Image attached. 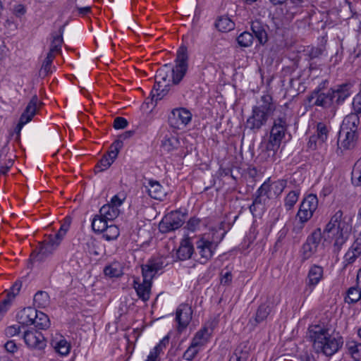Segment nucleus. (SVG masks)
Returning a JSON list of instances; mask_svg holds the SVG:
<instances>
[{
    "label": "nucleus",
    "instance_id": "nucleus-1",
    "mask_svg": "<svg viewBox=\"0 0 361 361\" xmlns=\"http://www.w3.org/2000/svg\"><path fill=\"white\" fill-rule=\"evenodd\" d=\"M188 50L185 46H181L177 51L176 66L171 68L170 65L165 64L159 68L155 75V84L152 90V99H161L169 92L170 76L173 85H178L185 76L188 70Z\"/></svg>",
    "mask_w": 361,
    "mask_h": 361
},
{
    "label": "nucleus",
    "instance_id": "nucleus-2",
    "mask_svg": "<svg viewBox=\"0 0 361 361\" xmlns=\"http://www.w3.org/2000/svg\"><path fill=\"white\" fill-rule=\"evenodd\" d=\"M309 333L315 352L328 357L334 355L343 343L342 337L333 336L327 329L319 325L310 326Z\"/></svg>",
    "mask_w": 361,
    "mask_h": 361
},
{
    "label": "nucleus",
    "instance_id": "nucleus-3",
    "mask_svg": "<svg viewBox=\"0 0 361 361\" xmlns=\"http://www.w3.org/2000/svg\"><path fill=\"white\" fill-rule=\"evenodd\" d=\"M275 110L276 105L272 97L269 94L262 95L257 104L252 107V114L246 121V127L254 133L258 132L267 124Z\"/></svg>",
    "mask_w": 361,
    "mask_h": 361
},
{
    "label": "nucleus",
    "instance_id": "nucleus-4",
    "mask_svg": "<svg viewBox=\"0 0 361 361\" xmlns=\"http://www.w3.org/2000/svg\"><path fill=\"white\" fill-rule=\"evenodd\" d=\"M348 225L341 209L336 211L326 225L322 233L324 241H334V246L339 250L348 238Z\"/></svg>",
    "mask_w": 361,
    "mask_h": 361
},
{
    "label": "nucleus",
    "instance_id": "nucleus-5",
    "mask_svg": "<svg viewBox=\"0 0 361 361\" xmlns=\"http://www.w3.org/2000/svg\"><path fill=\"white\" fill-rule=\"evenodd\" d=\"M164 267L161 258L149 259L146 264L142 266V283L138 279L133 281V288L140 299L146 302L151 294L152 280L156 274Z\"/></svg>",
    "mask_w": 361,
    "mask_h": 361
},
{
    "label": "nucleus",
    "instance_id": "nucleus-6",
    "mask_svg": "<svg viewBox=\"0 0 361 361\" xmlns=\"http://www.w3.org/2000/svg\"><path fill=\"white\" fill-rule=\"evenodd\" d=\"M42 105V103L39 101L37 96L34 95L20 115L18 123L15 128L14 131L17 135L18 140L20 139V131L23 127L32 120Z\"/></svg>",
    "mask_w": 361,
    "mask_h": 361
},
{
    "label": "nucleus",
    "instance_id": "nucleus-7",
    "mask_svg": "<svg viewBox=\"0 0 361 361\" xmlns=\"http://www.w3.org/2000/svg\"><path fill=\"white\" fill-rule=\"evenodd\" d=\"M186 213L180 210L172 211L166 214L159 224L161 233L175 231L183 226L185 221Z\"/></svg>",
    "mask_w": 361,
    "mask_h": 361
},
{
    "label": "nucleus",
    "instance_id": "nucleus-8",
    "mask_svg": "<svg viewBox=\"0 0 361 361\" xmlns=\"http://www.w3.org/2000/svg\"><path fill=\"white\" fill-rule=\"evenodd\" d=\"M318 207V199L315 195L310 194L303 199L300 204L297 216L301 222H307L313 216Z\"/></svg>",
    "mask_w": 361,
    "mask_h": 361
},
{
    "label": "nucleus",
    "instance_id": "nucleus-9",
    "mask_svg": "<svg viewBox=\"0 0 361 361\" xmlns=\"http://www.w3.org/2000/svg\"><path fill=\"white\" fill-rule=\"evenodd\" d=\"M191 120L192 114L185 108L173 109L168 118L169 126L178 130L184 128Z\"/></svg>",
    "mask_w": 361,
    "mask_h": 361
},
{
    "label": "nucleus",
    "instance_id": "nucleus-10",
    "mask_svg": "<svg viewBox=\"0 0 361 361\" xmlns=\"http://www.w3.org/2000/svg\"><path fill=\"white\" fill-rule=\"evenodd\" d=\"M322 238L321 228L314 230L307 238L302 247V257L303 260L310 259L317 250Z\"/></svg>",
    "mask_w": 361,
    "mask_h": 361
},
{
    "label": "nucleus",
    "instance_id": "nucleus-11",
    "mask_svg": "<svg viewBox=\"0 0 361 361\" xmlns=\"http://www.w3.org/2000/svg\"><path fill=\"white\" fill-rule=\"evenodd\" d=\"M307 101L310 106H318L329 108L334 105L330 90L324 93L322 92L320 89H316L310 95L307 96Z\"/></svg>",
    "mask_w": 361,
    "mask_h": 361
},
{
    "label": "nucleus",
    "instance_id": "nucleus-12",
    "mask_svg": "<svg viewBox=\"0 0 361 361\" xmlns=\"http://www.w3.org/2000/svg\"><path fill=\"white\" fill-rule=\"evenodd\" d=\"M192 310L188 304L183 303L178 306L176 312V321L178 322V331L182 332L192 319Z\"/></svg>",
    "mask_w": 361,
    "mask_h": 361
},
{
    "label": "nucleus",
    "instance_id": "nucleus-13",
    "mask_svg": "<svg viewBox=\"0 0 361 361\" xmlns=\"http://www.w3.org/2000/svg\"><path fill=\"white\" fill-rule=\"evenodd\" d=\"M196 247L197 250L196 255L198 256L196 260L202 264H206L213 255L215 248L214 243L209 240L200 239L197 240Z\"/></svg>",
    "mask_w": 361,
    "mask_h": 361
},
{
    "label": "nucleus",
    "instance_id": "nucleus-14",
    "mask_svg": "<svg viewBox=\"0 0 361 361\" xmlns=\"http://www.w3.org/2000/svg\"><path fill=\"white\" fill-rule=\"evenodd\" d=\"M23 338L26 345L33 349L42 350L47 345L44 335L36 330L25 331Z\"/></svg>",
    "mask_w": 361,
    "mask_h": 361
},
{
    "label": "nucleus",
    "instance_id": "nucleus-15",
    "mask_svg": "<svg viewBox=\"0 0 361 361\" xmlns=\"http://www.w3.org/2000/svg\"><path fill=\"white\" fill-rule=\"evenodd\" d=\"M287 127L288 124L285 116L274 118L269 138L281 143L287 130Z\"/></svg>",
    "mask_w": 361,
    "mask_h": 361
},
{
    "label": "nucleus",
    "instance_id": "nucleus-16",
    "mask_svg": "<svg viewBox=\"0 0 361 361\" xmlns=\"http://www.w3.org/2000/svg\"><path fill=\"white\" fill-rule=\"evenodd\" d=\"M350 87V84L344 83L336 86L335 89H330L333 101H334V105L338 106L341 104L350 97L351 94Z\"/></svg>",
    "mask_w": 361,
    "mask_h": 361
},
{
    "label": "nucleus",
    "instance_id": "nucleus-17",
    "mask_svg": "<svg viewBox=\"0 0 361 361\" xmlns=\"http://www.w3.org/2000/svg\"><path fill=\"white\" fill-rule=\"evenodd\" d=\"M56 250L49 244L42 242L38 248L34 250L30 255L32 261L43 262L47 257L51 255Z\"/></svg>",
    "mask_w": 361,
    "mask_h": 361
},
{
    "label": "nucleus",
    "instance_id": "nucleus-18",
    "mask_svg": "<svg viewBox=\"0 0 361 361\" xmlns=\"http://www.w3.org/2000/svg\"><path fill=\"white\" fill-rule=\"evenodd\" d=\"M281 143L269 138L262 141L259 146L260 155L265 159L273 157L280 147Z\"/></svg>",
    "mask_w": 361,
    "mask_h": 361
},
{
    "label": "nucleus",
    "instance_id": "nucleus-19",
    "mask_svg": "<svg viewBox=\"0 0 361 361\" xmlns=\"http://www.w3.org/2000/svg\"><path fill=\"white\" fill-rule=\"evenodd\" d=\"M357 139V133L349 130L342 132V130H340L338 144L341 147L349 149L355 146Z\"/></svg>",
    "mask_w": 361,
    "mask_h": 361
},
{
    "label": "nucleus",
    "instance_id": "nucleus-20",
    "mask_svg": "<svg viewBox=\"0 0 361 361\" xmlns=\"http://www.w3.org/2000/svg\"><path fill=\"white\" fill-rule=\"evenodd\" d=\"M37 316V310L33 307H27L18 313L17 319L19 324L23 326H29L35 323V318Z\"/></svg>",
    "mask_w": 361,
    "mask_h": 361
},
{
    "label": "nucleus",
    "instance_id": "nucleus-21",
    "mask_svg": "<svg viewBox=\"0 0 361 361\" xmlns=\"http://www.w3.org/2000/svg\"><path fill=\"white\" fill-rule=\"evenodd\" d=\"M323 277V268L318 265H313L310 267L306 283L311 288H314Z\"/></svg>",
    "mask_w": 361,
    "mask_h": 361
},
{
    "label": "nucleus",
    "instance_id": "nucleus-22",
    "mask_svg": "<svg viewBox=\"0 0 361 361\" xmlns=\"http://www.w3.org/2000/svg\"><path fill=\"white\" fill-rule=\"evenodd\" d=\"M193 251L194 249L190 240L189 238L184 239L181 241L178 249L176 250V257L181 261L190 259Z\"/></svg>",
    "mask_w": 361,
    "mask_h": 361
},
{
    "label": "nucleus",
    "instance_id": "nucleus-23",
    "mask_svg": "<svg viewBox=\"0 0 361 361\" xmlns=\"http://www.w3.org/2000/svg\"><path fill=\"white\" fill-rule=\"evenodd\" d=\"M359 124L360 117L358 114L356 113H351L344 118L341 130H342V132L349 130L357 133Z\"/></svg>",
    "mask_w": 361,
    "mask_h": 361
},
{
    "label": "nucleus",
    "instance_id": "nucleus-24",
    "mask_svg": "<svg viewBox=\"0 0 361 361\" xmlns=\"http://www.w3.org/2000/svg\"><path fill=\"white\" fill-rule=\"evenodd\" d=\"M149 187L147 188L148 195L153 199L162 200L165 196V192L162 186L157 180H149Z\"/></svg>",
    "mask_w": 361,
    "mask_h": 361
},
{
    "label": "nucleus",
    "instance_id": "nucleus-25",
    "mask_svg": "<svg viewBox=\"0 0 361 361\" xmlns=\"http://www.w3.org/2000/svg\"><path fill=\"white\" fill-rule=\"evenodd\" d=\"M215 27L219 31L226 32L234 29L235 23L227 16H220L215 23Z\"/></svg>",
    "mask_w": 361,
    "mask_h": 361
},
{
    "label": "nucleus",
    "instance_id": "nucleus-26",
    "mask_svg": "<svg viewBox=\"0 0 361 361\" xmlns=\"http://www.w3.org/2000/svg\"><path fill=\"white\" fill-rule=\"evenodd\" d=\"M251 30L260 44L263 45L267 42L268 37L267 32L259 22L257 21L252 23Z\"/></svg>",
    "mask_w": 361,
    "mask_h": 361
},
{
    "label": "nucleus",
    "instance_id": "nucleus-27",
    "mask_svg": "<svg viewBox=\"0 0 361 361\" xmlns=\"http://www.w3.org/2000/svg\"><path fill=\"white\" fill-rule=\"evenodd\" d=\"M99 214L108 221L111 222L112 220L118 216V209L110 204H107L99 209Z\"/></svg>",
    "mask_w": 361,
    "mask_h": 361
},
{
    "label": "nucleus",
    "instance_id": "nucleus-28",
    "mask_svg": "<svg viewBox=\"0 0 361 361\" xmlns=\"http://www.w3.org/2000/svg\"><path fill=\"white\" fill-rule=\"evenodd\" d=\"M361 254V238H357L353 243L350 250L346 253L348 262H353Z\"/></svg>",
    "mask_w": 361,
    "mask_h": 361
},
{
    "label": "nucleus",
    "instance_id": "nucleus-29",
    "mask_svg": "<svg viewBox=\"0 0 361 361\" xmlns=\"http://www.w3.org/2000/svg\"><path fill=\"white\" fill-rule=\"evenodd\" d=\"M271 307L270 302L267 301L262 304L257 309L255 315V322L260 323L267 319L269 313L271 312Z\"/></svg>",
    "mask_w": 361,
    "mask_h": 361
},
{
    "label": "nucleus",
    "instance_id": "nucleus-30",
    "mask_svg": "<svg viewBox=\"0 0 361 361\" xmlns=\"http://www.w3.org/2000/svg\"><path fill=\"white\" fill-rule=\"evenodd\" d=\"M287 181L286 180H278L276 181L269 183V188L271 192V199L282 193L286 187Z\"/></svg>",
    "mask_w": 361,
    "mask_h": 361
},
{
    "label": "nucleus",
    "instance_id": "nucleus-31",
    "mask_svg": "<svg viewBox=\"0 0 361 361\" xmlns=\"http://www.w3.org/2000/svg\"><path fill=\"white\" fill-rule=\"evenodd\" d=\"M212 332V329H210V331H209V329L207 327L204 326L196 333L192 342H193V343H195V344H197L199 345H203L207 341Z\"/></svg>",
    "mask_w": 361,
    "mask_h": 361
},
{
    "label": "nucleus",
    "instance_id": "nucleus-32",
    "mask_svg": "<svg viewBox=\"0 0 361 361\" xmlns=\"http://www.w3.org/2000/svg\"><path fill=\"white\" fill-rule=\"evenodd\" d=\"M33 301L37 307L44 308L49 303V295L45 291L39 290L35 295Z\"/></svg>",
    "mask_w": 361,
    "mask_h": 361
},
{
    "label": "nucleus",
    "instance_id": "nucleus-33",
    "mask_svg": "<svg viewBox=\"0 0 361 361\" xmlns=\"http://www.w3.org/2000/svg\"><path fill=\"white\" fill-rule=\"evenodd\" d=\"M109 224V221L100 214L96 215L92 222V230L96 233H103Z\"/></svg>",
    "mask_w": 361,
    "mask_h": 361
},
{
    "label": "nucleus",
    "instance_id": "nucleus-34",
    "mask_svg": "<svg viewBox=\"0 0 361 361\" xmlns=\"http://www.w3.org/2000/svg\"><path fill=\"white\" fill-rule=\"evenodd\" d=\"M64 30V25L61 26L59 32V35H52V41L51 43V48L49 51L54 52V51H59L61 50V47L62 45V43L63 42V33Z\"/></svg>",
    "mask_w": 361,
    "mask_h": 361
},
{
    "label": "nucleus",
    "instance_id": "nucleus-35",
    "mask_svg": "<svg viewBox=\"0 0 361 361\" xmlns=\"http://www.w3.org/2000/svg\"><path fill=\"white\" fill-rule=\"evenodd\" d=\"M39 329H47L50 326V321L47 314L44 312L37 311V316L35 318V323Z\"/></svg>",
    "mask_w": 361,
    "mask_h": 361
},
{
    "label": "nucleus",
    "instance_id": "nucleus-36",
    "mask_svg": "<svg viewBox=\"0 0 361 361\" xmlns=\"http://www.w3.org/2000/svg\"><path fill=\"white\" fill-rule=\"evenodd\" d=\"M346 347L352 357L357 361L361 357V343L354 341H348Z\"/></svg>",
    "mask_w": 361,
    "mask_h": 361
},
{
    "label": "nucleus",
    "instance_id": "nucleus-37",
    "mask_svg": "<svg viewBox=\"0 0 361 361\" xmlns=\"http://www.w3.org/2000/svg\"><path fill=\"white\" fill-rule=\"evenodd\" d=\"M51 345L55 350L61 355H66L70 352L71 345L65 339L52 342Z\"/></svg>",
    "mask_w": 361,
    "mask_h": 361
},
{
    "label": "nucleus",
    "instance_id": "nucleus-38",
    "mask_svg": "<svg viewBox=\"0 0 361 361\" xmlns=\"http://www.w3.org/2000/svg\"><path fill=\"white\" fill-rule=\"evenodd\" d=\"M104 273L106 276H108L111 278L119 277L123 274L120 264L116 262L105 267Z\"/></svg>",
    "mask_w": 361,
    "mask_h": 361
},
{
    "label": "nucleus",
    "instance_id": "nucleus-39",
    "mask_svg": "<svg viewBox=\"0 0 361 361\" xmlns=\"http://www.w3.org/2000/svg\"><path fill=\"white\" fill-rule=\"evenodd\" d=\"M236 40L240 47H249L252 44L254 37L249 32H243L237 37Z\"/></svg>",
    "mask_w": 361,
    "mask_h": 361
},
{
    "label": "nucleus",
    "instance_id": "nucleus-40",
    "mask_svg": "<svg viewBox=\"0 0 361 361\" xmlns=\"http://www.w3.org/2000/svg\"><path fill=\"white\" fill-rule=\"evenodd\" d=\"M119 228L114 224H109L103 232V237L107 240H115L119 235Z\"/></svg>",
    "mask_w": 361,
    "mask_h": 361
},
{
    "label": "nucleus",
    "instance_id": "nucleus-41",
    "mask_svg": "<svg viewBox=\"0 0 361 361\" xmlns=\"http://www.w3.org/2000/svg\"><path fill=\"white\" fill-rule=\"evenodd\" d=\"M54 59V55L53 52L49 51V53L47 55V57L45 58V59L42 63V68L39 71L40 75L45 77L50 73L51 64Z\"/></svg>",
    "mask_w": 361,
    "mask_h": 361
},
{
    "label": "nucleus",
    "instance_id": "nucleus-42",
    "mask_svg": "<svg viewBox=\"0 0 361 361\" xmlns=\"http://www.w3.org/2000/svg\"><path fill=\"white\" fill-rule=\"evenodd\" d=\"M361 298V290L356 288H350L347 292L345 301L349 304L355 303Z\"/></svg>",
    "mask_w": 361,
    "mask_h": 361
},
{
    "label": "nucleus",
    "instance_id": "nucleus-43",
    "mask_svg": "<svg viewBox=\"0 0 361 361\" xmlns=\"http://www.w3.org/2000/svg\"><path fill=\"white\" fill-rule=\"evenodd\" d=\"M123 141L120 139H118L115 140L110 146V149L107 152L108 156L112 159V161H114L118 154L120 151V149L123 147Z\"/></svg>",
    "mask_w": 361,
    "mask_h": 361
},
{
    "label": "nucleus",
    "instance_id": "nucleus-44",
    "mask_svg": "<svg viewBox=\"0 0 361 361\" xmlns=\"http://www.w3.org/2000/svg\"><path fill=\"white\" fill-rule=\"evenodd\" d=\"M299 192L294 190L290 191L286 197L284 205L287 210L293 209L295 203L298 202Z\"/></svg>",
    "mask_w": 361,
    "mask_h": 361
},
{
    "label": "nucleus",
    "instance_id": "nucleus-45",
    "mask_svg": "<svg viewBox=\"0 0 361 361\" xmlns=\"http://www.w3.org/2000/svg\"><path fill=\"white\" fill-rule=\"evenodd\" d=\"M352 182L355 185H361V161H357L352 171Z\"/></svg>",
    "mask_w": 361,
    "mask_h": 361
},
{
    "label": "nucleus",
    "instance_id": "nucleus-46",
    "mask_svg": "<svg viewBox=\"0 0 361 361\" xmlns=\"http://www.w3.org/2000/svg\"><path fill=\"white\" fill-rule=\"evenodd\" d=\"M114 161L107 154H104L95 166V172H102L107 169Z\"/></svg>",
    "mask_w": 361,
    "mask_h": 361
},
{
    "label": "nucleus",
    "instance_id": "nucleus-47",
    "mask_svg": "<svg viewBox=\"0 0 361 361\" xmlns=\"http://www.w3.org/2000/svg\"><path fill=\"white\" fill-rule=\"evenodd\" d=\"M198 346L200 345L197 344H195V343L192 342L189 348L184 353L183 358L188 361H191L192 360H193L199 352L197 349Z\"/></svg>",
    "mask_w": 361,
    "mask_h": 361
},
{
    "label": "nucleus",
    "instance_id": "nucleus-48",
    "mask_svg": "<svg viewBox=\"0 0 361 361\" xmlns=\"http://www.w3.org/2000/svg\"><path fill=\"white\" fill-rule=\"evenodd\" d=\"M21 287L22 282L20 281H16L11 288L6 299H9L11 301V299L14 298L17 295H18Z\"/></svg>",
    "mask_w": 361,
    "mask_h": 361
},
{
    "label": "nucleus",
    "instance_id": "nucleus-49",
    "mask_svg": "<svg viewBox=\"0 0 361 361\" xmlns=\"http://www.w3.org/2000/svg\"><path fill=\"white\" fill-rule=\"evenodd\" d=\"M178 142L176 137L167 138L163 141L162 146L165 150L171 152L176 147Z\"/></svg>",
    "mask_w": 361,
    "mask_h": 361
},
{
    "label": "nucleus",
    "instance_id": "nucleus-50",
    "mask_svg": "<svg viewBox=\"0 0 361 361\" xmlns=\"http://www.w3.org/2000/svg\"><path fill=\"white\" fill-rule=\"evenodd\" d=\"M269 178L267 181H265L257 190L256 193L259 194V196H266L267 199H271V192L269 188Z\"/></svg>",
    "mask_w": 361,
    "mask_h": 361
},
{
    "label": "nucleus",
    "instance_id": "nucleus-51",
    "mask_svg": "<svg viewBox=\"0 0 361 361\" xmlns=\"http://www.w3.org/2000/svg\"><path fill=\"white\" fill-rule=\"evenodd\" d=\"M328 130L326 126L322 123L317 125V137L322 142H324L327 138Z\"/></svg>",
    "mask_w": 361,
    "mask_h": 361
},
{
    "label": "nucleus",
    "instance_id": "nucleus-52",
    "mask_svg": "<svg viewBox=\"0 0 361 361\" xmlns=\"http://www.w3.org/2000/svg\"><path fill=\"white\" fill-rule=\"evenodd\" d=\"M20 332V326L18 325H12L8 326L5 329V334L8 337H13L16 335L19 334Z\"/></svg>",
    "mask_w": 361,
    "mask_h": 361
},
{
    "label": "nucleus",
    "instance_id": "nucleus-53",
    "mask_svg": "<svg viewBox=\"0 0 361 361\" xmlns=\"http://www.w3.org/2000/svg\"><path fill=\"white\" fill-rule=\"evenodd\" d=\"M200 220L195 217L190 218L187 222L185 228L191 231H195L198 228Z\"/></svg>",
    "mask_w": 361,
    "mask_h": 361
},
{
    "label": "nucleus",
    "instance_id": "nucleus-54",
    "mask_svg": "<svg viewBox=\"0 0 361 361\" xmlns=\"http://www.w3.org/2000/svg\"><path fill=\"white\" fill-rule=\"evenodd\" d=\"M128 121L123 117H116L114 121V128L115 129H123L128 126Z\"/></svg>",
    "mask_w": 361,
    "mask_h": 361
},
{
    "label": "nucleus",
    "instance_id": "nucleus-55",
    "mask_svg": "<svg viewBox=\"0 0 361 361\" xmlns=\"http://www.w3.org/2000/svg\"><path fill=\"white\" fill-rule=\"evenodd\" d=\"M10 306V300L4 299L0 304V321L8 311V307Z\"/></svg>",
    "mask_w": 361,
    "mask_h": 361
},
{
    "label": "nucleus",
    "instance_id": "nucleus-56",
    "mask_svg": "<svg viewBox=\"0 0 361 361\" xmlns=\"http://www.w3.org/2000/svg\"><path fill=\"white\" fill-rule=\"evenodd\" d=\"M289 85H290V89H288L287 92H290L291 94H293V96H294L295 94H298V90H295V86L297 85H300V82H299L298 80H296V79H294V78H290L289 80Z\"/></svg>",
    "mask_w": 361,
    "mask_h": 361
},
{
    "label": "nucleus",
    "instance_id": "nucleus-57",
    "mask_svg": "<svg viewBox=\"0 0 361 361\" xmlns=\"http://www.w3.org/2000/svg\"><path fill=\"white\" fill-rule=\"evenodd\" d=\"M4 348L5 350L8 352V353H14L15 352L17 351L18 350V347H17V345L16 343H15L14 341L13 340H11V341H7L5 344H4Z\"/></svg>",
    "mask_w": 361,
    "mask_h": 361
},
{
    "label": "nucleus",
    "instance_id": "nucleus-58",
    "mask_svg": "<svg viewBox=\"0 0 361 361\" xmlns=\"http://www.w3.org/2000/svg\"><path fill=\"white\" fill-rule=\"evenodd\" d=\"M324 49L320 47H312L309 51V56L311 59L318 58L322 54Z\"/></svg>",
    "mask_w": 361,
    "mask_h": 361
},
{
    "label": "nucleus",
    "instance_id": "nucleus-59",
    "mask_svg": "<svg viewBox=\"0 0 361 361\" xmlns=\"http://www.w3.org/2000/svg\"><path fill=\"white\" fill-rule=\"evenodd\" d=\"M44 242L51 245V247L55 250H56L61 243L59 240H57L53 235H49L47 239L44 240Z\"/></svg>",
    "mask_w": 361,
    "mask_h": 361
},
{
    "label": "nucleus",
    "instance_id": "nucleus-60",
    "mask_svg": "<svg viewBox=\"0 0 361 361\" xmlns=\"http://www.w3.org/2000/svg\"><path fill=\"white\" fill-rule=\"evenodd\" d=\"M169 337L165 336L159 341V343L154 348L155 349V350L161 353L163 349L166 348V345L169 343Z\"/></svg>",
    "mask_w": 361,
    "mask_h": 361
},
{
    "label": "nucleus",
    "instance_id": "nucleus-61",
    "mask_svg": "<svg viewBox=\"0 0 361 361\" xmlns=\"http://www.w3.org/2000/svg\"><path fill=\"white\" fill-rule=\"evenodd\" d=\"M124 199V197L121 198L118 195H114L111 198L110 204L114 206L115 208H117V207L121 206L123 204Z\"/></svg>",
    "mask_w": 361,
    "mask_h": 361
},
{
    "label": "nucleus",
    "instance_id": "nucleus-62",
    "mask_svg": "<svg viewBox=\"0 0 361 361\" xmlns=\"http://www.w3.org/2000/svg\"><path fill=\"white\" fill-rule=\"evenodd\" d=\"M232 281V274L230 271L226 272L222 275L221 283L224 285L229 284Z\"/></svg>",
    "mask_w": 361,
    "mask_h": 361
},
{
    "label": "nucleus",
    "instance_id": "nucleus-63",
    "mask_svg": "<svg viewBox=\"0 0 361 361\" xmlns=\"http://www.w3.org/2000/svg\"><path fill=\"white\" fill-rule=\"evenodd\" d=\"M72 221V219L71 216H66L64 218L63 223L60 227L61 230H63L65 231H68L70 228L71 224Z\"/></svg>",
    "mask_w": 361,
    "mask_h": 361
},
{
    "label": "nucleus",
    "instance_id": "nucleus-64",
    "mask_svg": "<svg viewBox=\"0 0 361 361\" xmlns=\"http://www.w3.org/2000/svg\"><path fill=\"white\" fill-rule=\"evenodd\" d=\"M159 355L160 353L155 350V349L153 348V350L150 352L149 355H148L146 361H157Z\"/></svg>",
    "mask_w": 361,
    "mask_h": 361
}]
</instances>
